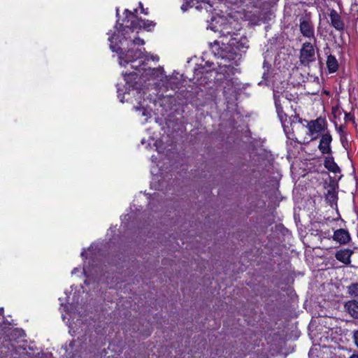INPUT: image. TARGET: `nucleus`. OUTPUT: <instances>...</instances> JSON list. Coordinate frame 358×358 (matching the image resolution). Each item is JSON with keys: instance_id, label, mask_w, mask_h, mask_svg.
<instances>
[{"instance_id": "obj_28", "label": "nucleus", "mask_w": 358, "mask_h": 358, "mask_svg": "<svg viewBox=\"0 0 358 358\" xmlns=\"http://www.w3.org/2000/svg\"><path fill=\"white\" fill-rule=\"evenodd\" d=\"M349 358H358V353L352 355Z\"/></svg>"}, {"instance_id": "obj_13", "label": "nucleus", "mask_w": 358, "mask_h": 358, "mask_svg": "<svg viewBox=\"0 0 358 358\" xmlns=\"http://www.w3.org/2000/svg\"><path fill=\"white\" fill-rule=\"evenodd\" d=\"M324 167L329 171L337 173L341 172V169L334 162V157L331 156H327L324 159Z\"/></svg>"}, {"instance_id": "obj_19", "label": "nucleus", "mask_w": 358, "mask_h": 358, "mask_svg": "<svg viewBox=\"0 0 358 358\" xmlns=\"http://www.w3.org/2000/svg\"><path fill=\"white\" fill-rule=\"evenodd\" d=\"M348 294L352 297H358V283H352L348 287Z\"/></svg>"}, {"instance_id": "obj_12", "label": "nucleus", "mask_w": 358, "mask_h": 358, "mask_svg": "<svg viewBox=\"0 0 358 358\" xmlns=\"http://www.w3.org/2000/svg\"><path fill=\"white\" fill-rule=\"evenodd\" d=\"M352 254V252L351 250H341L336 252L335 257L337 260L348 264L350 263V257Z\"/></svg>"}, {"instance_id": "obj_5", "label": "nucleus", "mask_w": 358, "mask_h": 358, "mask_svg": "<svg viewBox=\"0 0 358 358\" xmlns=\"http://www.w3.org/2000/svg\"><path fill=\"white\" fill-rule=\"evenodd\" d=\"M134 29H136L131 25H127L122 29L121 34L123 37L119 41L122 45H124V42H126L127 47H132L134 45H143L145 43L144 41L138 37L131 38L130 34L134 33Z\"/></svg>"}, {"instance_id": "obj_25", "label": "nucleus", "mask_w": 358, "mask_h": 358, "mask_svg": "<svg viewBox=\"0 0 358 358\" xmlns=\"http://www.w3.org/2000/svg\"><path fill=\"white\" fill-rule=\"evenodd\" d=\"M344 119L345 122L352 121L353 117L350 113H345Z\"/></svg>"}, {"instance_id": "obj_18", "label": "nucleus", "mask_w": 358, "mask_h": 358, "mask_svg": "<svg viewBox=\"0 0 358 358\" xmlns=\"http://www.w3.org/2000/svg\"><path fill=\"white\" fill-rule=\"evenodd\" d=\"M326 201L331 205V206H333V205L336 204L337 196L334 192L329 190L326 194Z\"/></svg>"}, {"instance_id": "obj_10", "label": "nucleus", "mask_w": 358, "mask_h": 358, "mask_svg": "<svg viewBox=\"0 0 358 358\" xmlns=\"http://www.w3.org/2000/svg\"><path fill=\"white\" fill-rule=\"evenodd\" d=\"M333 238L341 244H345L350 241V237L348 231L340 229L334 231Z\"/></svg>"}, {"instance_id": "obj_2", "label": "nucleus", "mask_w": 358, "mask_h": 358, "mask_svg": "<svg viewBox=\"0 0 358 358\" xmlns=\"http://www.w3.org/2000/svg\"><path fill=\"white\" fill-rule=\"evenodd\" d=\"M117 37L113 34L108 38L110 41V48L112 51L119 53L120 64L126 66L129 63H134L138 59L143 57V52L141 49H134L132 47H127L129 49L126 53L122 52L121 48L117 43Z\"/></svg>"}, {"instance_id": "obj_21", "label": "nucleus", "mask_w": 358, "mask_h": 358, "mask_svg": "<svg viewBox=\"0 0 358 358\" xmlns=\"http://www.w3.org/2000/svg\"><path fill=\"white\" fill-rule=\"evenodd\" d=\"M193 5V1H187L185 3H183L181 6V10L185 12L189 8L192 7Z\"/></svg>"}, {"instance_id": "obj_4", "label": "nucleus", "mask_w": 358, "mask_h": 358, "mask_svg": "<svg viewBox=\"0 0 358 358\" xmlns=\"http://www.w3.org/2000/svg\"><path fill=\"white\" fill-rule=\"evenodd\" d=\"M315 61V51L314 45L310 42L302 44L299 50V62L301 65L308 66Z\"/></svg>"}, {"instance_id": "obj_32", "label": "nucleus", "mask_w": 358, "mask_h": 358, "mask_svg": "<svg viewBox=\"0 0 358 358\" xmlns=\"http://www.w3.org/2000/svg\"><path fill=\"white\" fill-rule=\"evenodd\" d=\"M152 59L158 60V59H159V58H158V57H153V59Z\"/></svg>"}, {"instance_id": "obj_24", "label": "nucleus", "mask_w": 358, "mask_h": 358, "mask_svg": "<svg viewBox=\"0 0 358 358\" xmlns=\"http://www.w3.org/2000/svg\"><path fill=\"white\" fill-rule=\"evenodd\" d=\"M353 339L355 344L358 348V330L353 332Z\"/></svg>"}, {"instance_id": "obj_8", "label": "nucleus", "mask_w": 358, "mask_h": 358, "mask_svg": "<svg viewBox=\"0 0 358 358\" xmlns=\"http://www.w3.org/2000/svg\"><path fill=\"white\" fill-rule=\"evenodd\" d=\"M331 25L338 31L344 29L345 25L341 17L336 10H332L329 15Z\"/></svg>"}, {"instance_id": "obj_15", "label": "nucleus", "mask_w": 358, "mask_h": 358, "mask_svg": "<svg viewBox=\"0 0 358 358\" xmlns=\"http://www.w3.org/2000/svg\"><path fill=\"white\" fill-rule=\"evenodd\" d=\"M327 67L330 73H335L338 71L339 64L335 56L331 55H327Z\"/></svg>"}, {"instance_id": "obj_30", "label": "nucleus", "mask_w": 358, "mask_h": 358, "mask_svg": "<svg viewBox=\"0 0 358 358\" xmlns=\"http://www.w3.org/2000/svg\"><path fill=\"white\" fill-rule=\"evenodd\" d=\"M3 309L2 308H0V315L3 316Z\"/></svg>"}, {"instance_id": "obj_31", "label": "nucleus", "mask_w": 358, "mask_h": 358, "mask_svg": "<svg viewBox=\"0 0 358 358\" xmlns=\"http://www.w3.org/2000/svg\"><path fill=\"white\" fill-rule=\"evenodd\" d=\"M135 108L136 110H141L140 108H138V107H135Z\"/></svg>"}, {"instance_id": "obj_16", "label": "nucleus", "mask_w": 358, "mask_h": 358, "mask_svg": "<svg viewBox=\"0 0 358 358\" xmlns=\"http://www.w3.org/2000/svg\"><path fill=\"white\" fill-rule=\"evenodd\" d=\"M233 66L231 64H227L225 62H220L218 65L217 71L220 73H223L224 77L229 76L230 73H232Z\"/></svg>"}, {"instance_id": "obj_22", "label": "nucleus", "mask_w": 358, "mask_h": 358, "mask_svg": "<svg viewBox=\"0 0 358 358\" xmlns=\"http://www.w3.org/2000/svg\"><path fill=\"white\" fill-rule=\"evenodd\" d=\"M274 102H275V108L282 107V105L280 103V96L276 95L275 94H274Z\"/></svg>"}, {"instance_id": "obj_17", "label": "nucleus", "mask_w": 358, "mask_h": 358, "mask_svg": "<svg viewBox=\"0 0 358 358\" xmlns=\"http://www.w3.org/2000/svg\"><path fill=\"white\" fill-rule=\"evenodd\" d=\"M164 79L166 80V82L163 85L166 88L176 90L178 87L179 82L176 78H168L167 76H165Z\"/></svg>"}, {"instance_id": "obj_27", "label": "nucleus", "mask_w": 358, "mask_h": 358, "mask_svg": "<svg viewBox=\"0 0 358 358\" xmlns=\"http://www.w3.org/2000/svg\"><path fill=\"white\" fill-rule=\"evenodd\" d=\"M139 6L141 8V13L145 14V15H148V9H145L143 6V4L141 2H139Z\"/></svg>"}, {"instance_id": "obj_20", "label": "nucleus", "mask_w": 358, "mask_h": 358, "mask_svg": "<svg viewBox=\"0 0 358 358\" xmlns=\"http://www.w3.org/2000/svg\"><path fill=\"white\" fill-rule=\"evenodd\" d=\"M276 112L281 123L282 124L285 121L287 120V115L283 111L282 106L277 108Z\"/></svg>"}, {"instance_id": "obj_3", "label": "nucleus", "mask_w": 358, "mask_h": 358, "mask_svg": "<svg viewBox=\"0 0 358 358\" xmlns=\"http://www.w3.org/2000/svg\"><path fill=\"white\" fill-rule=\"evenodd\" d=\"M306 127L308 130V135L310 137L307 142L315 141L327 129V122L324 118L318 117L316 120L308 122Z\"/></svg>"}, {"instance_id": "obj_9", "label": "nucleus", "mask_w": 358, "mask_h": 358, "mask_svg": "<svg viewBox=\"0 0 358 358\" xmlns=\"http://www.w3.org/2000/svg\"><path fill=\"white\" fill-rule=\"evenodd\" d=\"M130 25L135 29L143 28L148 31H150L155 27V23L152 21L136 18L131 21Z\"/></svg>"}, {"instance_id": "obj_1", "label": "nucleus", "mask_w": 358, "mask_h": 358, "mask_svg": "<svg viewBox=\"0 0 358 358\" xmlns=\"http://www.w3.org/2000/svg\"><path fill=\"white\" fill-rule=\"evenodd\" d=\"M222 17L219 18L222 28L218 30L220 34V41H215L210 43L212 52L218 58L224 62H234L235 64L242 57V52H245L249 48L248 40L245 36L238 37L240 26L235 21L224 22Z\"/></svg>"}, {"instance_id": "obj_29", "label": "nucleus", "mask_w": 358, "mask_h": 358, "mask_svg": "<svg viewBox=\"0 0 358 358\" xmlns=\"http://www.w3.org/2000/svg\"><path fill=\"white\" fill-rule=\"evenodd\" d=\"M146 113H147L146 110H145V109H144V108H143V109H142V115H143V116H145V115H147Z\"/></svg>"}, {"instance_id": "obj_7", "label": "nucleus", "mask_w": 358, "mask_h": 358, "mask_svg": "<svg viewBox=\"0 0 358 358\" xmlns=\"http://www.w3.org/2000/svg\"><path fill=\"white\" fill-rule=\"evenodd\" d=\"M332 141L331 135L329 131L323 134L320 138V144L318 145L319 150L322 154H331V143Z\"/></svg>"}, {"instance_id": "obj_33", "label": "nucleus", "mask_w": 358, "mask_h": 358, "mask_svg": "<svg viewBox=\"0 0 358 358\" xmlns=\"http://www.w3.org/2000/svg\"><path fill=\"white\" fill-rule=\"evenodd\" d=\"M139 64H143V62H142L141 61H139Z\"/></svg>"}, {"instance_id": "obj_14", "label": "nucleus", "mask_w": 358, "mask_h": 358, "mask_svg": "<svg viewBox=\"0 0 358 358\" xmlns=\"http://www.w3.org/2000/svg\"><path fill=\"white\" fill-rule=\"evenodd\" d=\"M345 308L348 313L354 318H358V302L352 300L345 303Z\"/></svg>"}, {"instance_id": "obj_23", "label": "nucleus", "mask_w": 358, "mask_h": 358, "mask_svg": "<svg viewBox=\"0 0 358 358\" xmlns=\"http://www.w3.org/2000/svg\"><path fill=\"white\" fill-rule=\"evenodd\" d=\"M345 126H343V125H341V126L339 127L338 129V133H339V134H340V135H341V141H343V137H344V136H345Z\"/></svg>"}, {"instance_id": "obj_26", "label": "nucleus", "mask_w": 358, "mask_h": 358, "mask_svg": "<svg viewBox=\"0 0 358 358\" xmlns=\"http://www.w3.org/2000/svg\"><path fill=\"white\" fill-rule=\"evenodd\" d=\"M125 13H129L131 16H133L134 17V20H136L137 17H136V13H137V9H134V13H131V11H129L128 9H126L125 10Z\"/></svg>"}, {"instance_id": "obj_6", "label": "nucleus", "mask_w": 358, "mask_h": 358, "mask_svg": "<svg viewBox=\"0 0 358 358\" xmlns=\"http://www.w3.org/2000/svg\"><path fill=\"white\" fill-rule=\"evenodd\" d=\"M299 29L301 34L306 38L309 39L313 38L314 43H316V38L315 36L314 27L310 20L305 17H301L299 20Z\"/></svg>"}, {"instance_id": "obj_11", "label": "nucleus", "mask_w": 358, "mask_h": 358, "mask_svg": "<svg viewBox=\"0 0 358 358\" xmlns=\"http://www.w3.org/2000/svg\"><path fill=\"white\" fill-rule=\"evenodd\" d=\"M146 74L152 80H158L164 81L165 76L164 75V69L162 67H157L153 69H148L146 70Z\"/></svg>"}]
</instances>
